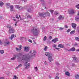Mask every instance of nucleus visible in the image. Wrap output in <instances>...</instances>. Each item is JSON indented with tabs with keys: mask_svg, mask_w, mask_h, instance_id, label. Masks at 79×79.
<instances>
[{
	"mask_svg": "<svg viewBox=\"0 0 79 79\" xmlns=\"http://www.w3.org/2000/svg\"><path fill=\"white\" fill-rule=\"evenodd\" d=\"M16 21V22L15 23V26H16V24L18 23V22L19 21V20Z\"/></svg>",
	"mask_w": 79,
	"mask_h": 79,
	"instance_id": "46",
	"label": "nucleus"
},
{
	"mask_svg": "<svg viewBox=\"0 0 79 79\" xmlns=\"http://www.w3.org/2000/svg\"><path fill=\"white\" fill-rule=\"evenodd\" d=\"M72 66L74 67V65H75V64H72Z\"/></svg>",
	"mask_w": 79,
	"mask_h": 79,
	"instance_id": "57",
	"label": "nucleus"
},
{
	"mask_svg": "<svg viewBox=\"0 0 79 79\" xmlns=\"http://www.w3.org/2000/svg\"><path fill=\"white\" fill-rule=\"evenodd\" d=\"M71 31V29H69L66 32L68 33V32H69Z\"/></svg>",
	"mask_w": 79,
	"mask_h": 79,
	"instance_id": "40",
	"label": "nucleus"
},
{
	"mask_svg": "<svg viewBox=\"0 0 79 79\" xmlns=\"http://www.w3.org/2000/svg\"><path fill=\"white\" fill-rule=\"evenodd\" d=\"M15 49L17 52H20L21 49L19 48H16Z\"/></svg>",
	"mask_w": 79,
	"mask_h": 79,
	"instance_id": "29",
	"label": "nucleus"
},
{
	"mask_svg": "<svg viewBox=\"0 0 79 79\" xmlns=\"http://www.w3.org/2000/svg\"><path fill=\"white\" fill-rule=\"evenodd\" d=\"M48 60L50 62H51L53 61V59H52V56H50L48 57Z\"/></svg>",
	"mask_w": 79,
	"mask_h": 79,
	"instance_id": "13",
	"label": "nucleus"
},
{
	"mask_svg": "<svg viewBox=\"0 0 79 79\" xmlns=\"http://www.w3.org/2000/svg\"><path fill=\"white\" fill-rule=\"evenodd\" d=\"M28 42H31V43H32V41L31 40H28Z\"/></svg>",
	"mask_w": 79,
	"mask_h": 79,
	"instance_id": "48",
	"label": "nucleus"
},
{
	"mask_svg": "<svg viewBox=\"0 0 79 79\" xmlns=\"http://www.w3.org/2000/svg\"><path fill=\"white\" fill-rule=\"evenodd\" d=\"M75 20L76 21H78L79 20V17H76L75 18Z\"/></svg>",
	"mask_w": 79,
	"mask_h": 79,
	"instance_id": "26",
	"label": "nucleus"
},
{
	"mask_svg": "<svg viewBox=\"0 0 79 79\" xmlns=\"http://www.w3.org/2000/svg\"><path fill=\"white\" fill-rule=\"evenodd\" d=\"M53 47H55V48H56V45L55 44H54L53 45Z\"/></svg>",
	"mask_w": 79,
	"mask_h": 79,
	"instance_id": "51",
	"label": "nucleus"
},
{
	"mask_svg": "<svg viewBox=\"0 0 79 79\" xmlns=\"http://www.w3.org/2000/svg\"><path fill=\"white\" fill-rule=\"evenodd\" d=\"M31 32L34 35H37L39 34L37 30L35 28H33L31 29Z\"/></svg>",
	"mask_w": 79,
	"mask_h": 79,
	"instance_id": "2",
	"label": "nucleus"
},
{
	"mask_svg": "<svg viewBox=\"0 0 79 79\" xmlns=\"http://www.w3.org/2000/svg\"><path fill=\"white\" fill-rule=\"evenodd\" d=\"M65 74L68 76H70V73L68 72H65Z\"/></svg>",
	"mask_w": 79,
	"mask_h": 79,
	"instance_id": "23",
	"label": "nucleus"
},
{
	"mask_svg": "<svg viewBox=\"0 0 79 79\" xmlns=\"http://www.w3.org/2000/svg\"><path fill=\"white\" fill-rule=\"evenodd\" d=\"M73 61L75 62V63H77L79 61V59L77 58V57L76 56H74L73 57Z\"/></svg>",
	"mask_w": 79,
	"mask_h": 79,
	"instance_id": "3",
	"label": "nucleus"
},
{
	"mask_svg": "<svg viewBox=\"0 0 79 79\" xmlns=\"http://www.w3.org/2000/svg\"><path fill=\"white\" fill-rule=\"evenodd\" d=\"M76 51H77V52H79V49H77V50H76Z\"/></svg>",
	"mask_w": 79,
	"mask_h": 79,
	"instance_id": "64",
	"label": "nucleus"
},
{
	"mask_svg": "<svg viewBox=\"0 0 79 79\" xmlns=\"http://www.w3.org/2000/svg\"><path fill=\"white\" fill-rule=\"evenodd\" d=\"M4 53V51L3 50H0V53L1 54H3Z\"/></svg>",
	"mask_w": 79,
	"mask_h": 79,
	"instance_id": "35",
	"label": "nucleus"
},
{
	"mask_svg": "<svg viewBox=\"0 0 79 79\" xmlns=\"http://www.w3.org/2000/svg\"><path fill=\"white\" fill-rule=\"evenodd\" d=\"M64 27L66 28H68V26L66 25H65L64 26Z\"/></svg>",
	"mask_w": 79,
	"mask_h": 79,
	"instance_id": "56",
	"label": "nucleus"
},
{
	"mask_svg": "<svg viewBox=\"0 0 79 79\" xmlns=\"http://www.w3.org/2000/svg\"><path fill=\"white\" fill-rule=\"evenodd\" d=\"M74 32H75V31H73L70 32V34H74Z\"/></svg>",
	"mask_w": 79,
	"mask_h": 79,
	"instance_id": "31",
	"label": "nucleus"
},
{
	"mask_svg": "<svg viewBox=\"0 0 79 79\" xmlns=\"http://www.w3.org/2000/svg\"><path fill=\"white\" fill-rule=\"evenodd\" d=\"M75 77H76V79H79V74H77V75Z\"/></svg>",
	"mask_w": 79,
	"mask_h": 79,
	"instance_id": "37",
	"label": "nucleus"
},
{
	"mask_svg": "<svg viewBox=\"0 0 79 79\" xmlns=\"http://www.w3.org/2000/svg\"><path fill=\"white\" fill-rule=\"evenodd\" d=\"M26 15L27 17H28V18H32V16H31L29 14H26Z\"/></svg>",
	"mask_w": 79,
	"mask_h": 79,
	"instance_id": "27",
	"label": "nucleus"
},
{
	"mask_svg": "<svg viewBox=\"0 0 79 79\" xmlns=\"http://www.w3.org/2000/svg\"><path fill=\"white\" fill-rule=\"evenodd\" d=\"M75 39L76 40H77V41H79V38L77 37H75Z\"/></svg>",
	"mask_w": 79,
	"mask_h": 79,
	"instance_id": "34",
	"label": "nucleus"
},
{
	"mask_svg": "<svg viewBox=\"0 0 79 79\" xmlns=\"http://www.w3.org/2000/svg\"><path fill=\"white\" fill-rule=\"evenodd\" d=\"M39 16H40V17H43V18H45V14L44 13H40L39 14Z\"/></svg>",
	"mask_w": 79,
	"mask_h": 79,
	"instance_id": "11",
	"label": "nucleus"
},
{
	"mask_svg": "<svg viewBox=\"0 0 79 79\" xmlns=\"http://www.w3.org/2000/svg\"><path fill=\"white\" fill-rule=\"evenodd\" d=\"M10 42L9 41L6 42L5 43V44H4L5 46H6V45H10Z\"/></svg>",
	"mask_w": 79,
	"mask_h": 79,
	"instance_id": "18",
	"label": "nucleus"
},
{
	"mask_svg": "<svg viewBox=\"0 0 79 79\" xmlns=\"http://www.w3.org/2000/svg\"><path fill=\"white\" fill-rule=\"evenodd\" d=\"M46 39H47V36H44L43 39V41H45L46 40Z\"/></svg>",
	"mask_w": 79,
	"mask_h": 79,
	"instance_id": "36",
	"label": "nucleus"
},
{
	"mask_svg": "<svg viewBox=\"0 0 79 79\" xmlns=\"http://www.w3.org/2000/svg\"><path fill=\"white\" fill-rule=\"evenodd\" d=\"M21 55H22V54H21V53L19 52L16 55H15V56L16 57H20V56H21Z\"/></svg>",
	"mask_w": 79,
	"mask_h": 79,
	"instance_id": "15",
	"label": "nucleus"
},
{
	"mask_svg": "<svg viewBox=\"0 0 79 79\" xmlns=\"http://www.w3.org/2000/svg\"><path fill=\"white\" fill-rule=\"evenodd\" d=\"M7 28H9V29H11V27L10 25H7Z\"/></svg>",
	"mask_w": 79,
	"mask_h": 79,
	"instance_id": "32",
	"label": "nucleus"
},
{
	"mask_svg": "<svg viewBox=\"0 0 79 79\" xmlns=\"http://www.w3.org/2000/svg\"><path fill=\"white\" fill-rule=\"evenodd\" d=\"M57 41H58V39L55 38L53 40H52V41L54 43H56Z\"/></svg>",
	"mask_w": 79,
	"mask_h": 79,
	"instance_id": "12",
	"label": "nucleus"
},
{
	"mask_svg": "<svg viewBox=\"0 0 79 79\" xmlns=\"http://www.w3.org/2000/svg\"><path fill=\"white\" fill-rule=\"evenodd\" d=\"M76 7L78 9H79V4L77 5L76 6Z\"/></svg>",
	"mask_w": 79,
	"mask_h": 79,
	"instance_id": "42",
	"label": "nucleus"
},
{
	"mask_svg": "<svg viewBox=\"0 0 79 79\" xmlns=\"http://www.w3.org/2000/svg\"><path fill=\"white\" fill-rule=\"evenodd\" d=\"M58 18L59 19H60L61 20H62V19H64V18L61 15H60Z\"/></svg>",
	"mask_w": 79,
	"mask_h": 79,
	"instance_id": "20",
	"label": "nucleus"
},
{
	"mask_svg": "<svg viewBox=\"0 0 79 79\" xmlns=\"http://www.w3.org/2000/svg\"><path fill=\"white\" fill-rule=\"evenodd\" d=\"M22 66V64H20L18 66H17L16 67V69H18L19 68H20V67H21Z\"/></svg>",
	"mask_w": 79,
	"mask_h": 79,
	"instance_id": "28",
	"label": "nucleus"
},
{
	"mask_svg": "<svg viewBox=\"0 0 79 79\" xmlns=\"http://www.w3.org/2000/svg\"><path fill=\"white\" fill-rule=\"evenodd\" d=\"M0 79H5V78L3 77H0Z\"/></svg>",
	"mask_w": 79,
	"mask_h": 79,
	"instance_id": "58",
	"label": "nucleus"
},
{
	"mask_svg": "<svg viewBox=\"0 0 79 79\" xmlns=\"http://www.w3.org/2000/svg\"><path fill=\"white\" fill-rule=\"evenodd\" d=\"M44 13V16H50V13L48 12L47 11Z\"/></svg>",
	"mask_w": 79,
	"mask_h": 79,
	"instance_id": "9",
	"label": "nucleus"
},
{
	"mask_svg": "<svg viewBox=\"0 0 79 79\" xmlns=\"http://www.w3.org/2000/svg\"><path fill=\"white\" fill-rule=\"evenodd\" d=\"M27 10L28 12H31V11H32V10H31V9L29 8V7H27Z\"/></svg>",
	"mask_w": 79,
	"mask_h": 79,
	"instance_id": "22",
	"label": "nucleus"
},
{
	"mask_svg": "<svg viewBox=\"0 0 79 79\" xmlns=\"http://www.w3.org/2000/svg\"><path fill=\"white\" fill-rule=\"evenodd\" d=\"M23 39H24V37H22V38H21V39L23 40Z\"/></svg>",
	"mask_w": 79,
	"mask_h": 79,
	"instance_id": "63",
	"label": "nucleus"
},
{
	"mask_svg": "<svg viewBox=\"0 0 79 79\" xmlns=\"http://www.w3.org/2000/svg\"><path fill=\"white\" fill-rule=\"evenodd\" d=\"M64 29V28H63V27H59V30L60 31H62V30H63V29Z\"/></svg>",
	"mask_w": 79,
	"mask_h": 79,
	"instance_id": "41",
	"label": "nucleus"
},
{
	"mask_svg": "<svg viewBox=\"0 0 79 79\" xmlns=\"http://www.w3.org/2000/svg\"><path fill=\"white\" fill-rule=\"evenodd\" d=\"M2 41H1V40H0V45H2Z\"/></svg>",
	"mask_w": 79,
	"mask_h": 79,
	"instance_id": "61",
	"label": "nucleus"
},
{
	"mask_svg": "<svg viewBox=\"0 0 79 79\" xmlns=\"http://www.w3.org/2000/svg\"><path fill=\"white\" fill-rule=\"evenodd\" d=\"M25 20H27V21H25V22H29V19H28V18H27L26 19L25 18Z\"/></svg>",
	"mask_w": 79,
	"mask_h": 79,
	"instance_id": "44",
	"label": "nucleus"
},
{
	"mask_svg": "<svg viewBox=\"0 0 79 79\" xmlns=\"http://www.w3.org/2000/svg\"><path fill=\"white\" fill-rule=\"evenodd\" d=\"M75 50H76L75 48L73 47L72 48L70 49L68 51L69 52H71V51H72V52H74V51H75Z\"/></svg>",
	"mask_w": 79,
	"mask_h": 79,
	"instance_id": "16",
	"label": "nucleus"
},
{
	"mask_svg": "<svg viewBox=\"0 0 79 79\" xmlns=\"http://www.w3.org/2000/svg\"><path fill=\"white\" fill-rule=\"evenodd\" d=\"M45 54L46 56H48V57H49V56H50V54L49 52H46L45 53Z\"/></svg>",
	"mask_w": 79,
	"mask_h": 79,
	"instance_id": "17",
	"label": "nucleus"
},
{
	"mask_svg": "<svg viewBox=\"0 0 79 79\" xmlns=\"http://www.w3.org/2000/svg\"><path fill=\"white\" fill-rule=\"evenodd\" d=\"M15 8H18L19 10H23V9H24V8L21 6H16Z\"/></svg>",
	"mask_w": 79,
	"mask_h": 79,
	"instance_id": "8",
	"label": "nucleus"
},
{
	"mask_svg": "<svg viewBox=\"0 0 79 79\" xmlns=\"http://www.w3.org/2000/svg\"><path fill=\"white\" fill-rule=\"evenodd\" d=\"M36 53V52L35 51H31L30 52V54L29 55V56L27 57V55H24L23 56L22 58H21V61L23 60H24L27 61V63L29 62V60L30 59V57H33L35 55Z\"/></svg>",
	"mask_w": 79,
	"mask_h": 79,
	"instance_id": "1",
	"label": "nucleus"
},
{
	"mask_svg": "<svg viewBox=\"0 0 79 79\" xmlns=\"http://www.w3.org/2000/svg\"><path fill=\"white\" fill-rule=\"evenodd\" d=\"M75 13H76V10L74 9H72L69 12V13L70 15L74 14Z\"/></svg>",
	"mask_w": 79,
	"mask_h": 79,
	"instance_id": "5",
	"label": "nucleus"
},
{
	"mask_svg": "<svg viewBox=\"0 0 79 79\" xmlns=\"http://www.w3.org/2000/svg\"><path fill=\"white\" fill-rule=\"evenodd\" d=\"M4 5V3L1 1H0V6L2 7V6Z\"/></svg>",
	"mask_w": 79,
	"mask_h": 79,
	"instance_id": "21",
	"label": "nucleus"
},
{
	"mask_svg": "<svg viewBox=\"0 0 79 79\" xmlns=\"http://www.w3.org/2000/svg\"><path fill=\"white\" fill-rule=\"evenodd\" d=\"M74 46H75V47H77V44H74Z\"/></svg>",
	"mask_w": 79,
	"mask_h": 79,
	"instance_id": "59",
	"label": "nucleus"
},
{
	"mask_svg": "<svg viewBox=\"0 0 79 79\" xmlns=\"http://www.w3.org/2000/svg\"><path fill=\"white\" fill-rule=\"evenodd\" d=\"M49 39H50V40H52V36H49Z\"/></svg>",
	"mask_w": 79,
	"mask_h": 79,
	"instance_id": "49",
	"label": "nucleus"
},
{
	"mask_svg": "<svg viewBox=\"0 0 79 79\" xmlns=\"http://www.w3.org/2000/svg\"><path fill=\"white\" fill-rule=\"evenodd\" d=\"M14 56H15V57H12V58H11V60H15V59H16V57L15 56V55H14Z\"/></svg>",
	"mask_w": 79,
	"mask_h": 79,
	"instance_id": "33",
	"label": "nucleus"
},
{
	"mask_svg": "<svg viewBox=\"0 0 79 79\" xmlns=\"http://www.w3.org/2000/svg\"><path fill=\"white\" fill-rule=\"evenodd\" d=\"M16 18H17V19H19V17H18V15H17L16 16Z\"/></svg>",
	"mask_w": 79,
	"mask_h": 79,
	"instance_id": "60",
	"label": "nucleus"
},
{
	"mask_svg": "<svg viewBox=\"0 0 79 79\" xmlns=\"http://www.w3.org/2000/svg\"><path fill=\"white\" fill-rule=\"evenodd\" d=\"M56 65H59V64H59V63H58V62H56Z\"/></svg>",
	"mask_w": 79,
	"mask_h": 79,
	"instance_id": "55",
	"label": "nucleus"
},
{
	"mask_svg": "<svg viewBox=\"0 0 79 79\" xmlns=\"http://www.w3.org/2000/svg\"><path fill=\"white\" fill-rule=\"evenodd\" d=\"M27 62H26L24 64L25 66H26L25 67V69H28L30 67V64H27Z\"/></svg>",
	"mask_w": 79,
	"mask_h": 79,
	"instance_id": "6",
	"label": "nucleus"
},
{
	"mask_svg": "<svg viewBox=\"0 0 79 79\" xmlns=\"http://www.w3.org/2000/svg\"><path fill=\"white\" fill-rule=\"evenodd\" d=\"M27 79H31V77H28Z\"/></svg>",
	"mask_w": 79,
	"mask_h": 79,
	"instance_id": "62",
	"label": "nucleus"
},
{
	"mask_svg": "<svg viewBox=\"0 0 79 79\" xmlns=\"http://www.w3.org/2000/svg\"><path fill=\"white\" fill-rule=\"evenodd\" d=\"M35 71H36L38 70V69L37 68V67H35Z\"/></svg>",
	"mask_w": 79,
	"mask_h": 79,
	"instance_id": "43",
	"label": "nucleus"
},
{
	"mask_svg": "<svg viewBox=\"0 0 79 79\" xmlns=\"http://www.w3.org/2000/svg\"><path fill=\"white\" fill-rule=\"evenodd\" d=\"M6 6L7 8H10V6L9 3H6Z\"/></svg>",
	"mask_w": 79,
	"mask_h": 79,
	"instance_id": "30",
	"label": "nucleus"
},
{
	"mask_svg": "<svg viewBox=\"0 0 79 79\" xmlns=\"http://www.w3.org/2000/svg\"><path fill=\"white\" fill-rule=\"evenodd\" d=\"M16 35H15L14 34H12L11 35V37L10 38V39L12 40L14 37H16Z\"/></svg>",
	"mask_w": 79,
	"mask_h": 79,
	"instance_id": "14",
	"label": "nucleus"
},
{
	"mask_svg": "<svg viewBox=\"0 0 79 79\" xmlns=\"http://www.w3.org/2000/svg\"><path fill=\"white\" fill-rule=\"evenodd\" d=\"M13 79H18V77H16V75H15L14 76V78H13Z\"/></svg>",
	"mask_w": 79,
	"mask_h": 79,
	"instance_id": "39",
	"label": "nucleus"
},
{
	"mask_svg": "<svg viewBox=\"0 0 79 79\" xmlns=\"http://www.w3.org/2000/svg\"><path fill=\"white\" fill-rule=\"evenodd\" d=\"M21 0V1H24V2H27V0Z\"/></svg>",
	"mask_w": 79,
	"mask_h": 79,
	"instance_id": "54",
	"label": "nucleus"
},
{
	"mask_svg": "<svg viewBox=\"0 0 79 79\" xmlns=\"http://www.w3.org/2000/svg\"><path fill=\"white\" fill-rule=\"evenodd\" d=\"M49 11L51 12V14L53 13V10H49Z\"/></svg>",
	"mask_w": 79,
	"mask_h": 79,
	"instance_id": "38",
	"label": "nucleus"
},
{
	"mask_svg": "<svg viewBox=\"0 0 79 79\" xmlns=\"http://www.w3.org/2000/svg\"><path fill=\"white\" fill-rule=\"evenodd\" d=\"M24 48V51L26 52H28L29 51V48L28 47H23Z\"/></svg>",
	"mask_w": 79,
	"mask_h": 79,
	"instance_id": "4",
	"label": "nucleus"
},
{
	"mask_svg": "<svg viewBox=\"0 0 79 79\" xmlns=\"http://www.w3.org/2000/svg\"><path fill=\"white\" fill-rule=\"evenodd\" d=\"M55 79H59V77L58 76H56L55 77Z\"/></svg>",
	"mask_w": 79,
	"mask_h": 79,
	"instance_id": "53",
	"label": "nucleus"
},
{
	"mask_svg": "<svg viewBox=\"0 0 79 79\" xmlns=\"http://www.w3.org/2000/svg\"><path fill=\"white\" fill-rule=\"evenodd\" d=\"M58 13L57 12H55L54 13L55 15H58Z\"/></svg>",
	"mask_w": 79,
	"mask_h": 79,
	"instance_id": "50",
	"label": "nucleus"
},
{
	"mask_svg": "<svg viewBox=\"0 0 79 79\" xmlns=\"http://www.w3.org/2000/svg\"><path fill=\"white\" fill-rule=\"evenodd\" d=\"M44 64H45V65H46V66H47V65L48 64H47V62L46 61H45L44 62Z\"/></svg>",
	"mask_w": 79,
	"mask_h": 79,
	"instance_id": "47",
	"label": "nucleus"
},
{
	"mask_svg": "<svg viewBox=\"0 0 79 79\" xmlns=\"http://www.w3.org/2000/svg\"><path fill=\"white\" fill-rule=\"evenodd\" d=\"M48 49V47L47 46H45L44 48V51H47Z\"/></svg>",
	"mask_w": 79,
	"mask_h": 79,
	"instance_id": "25",
	"label": "nucleus"
},
{
	"mask_svg": "<svg viewBox=\"0 0 79 79\" xmlns=\"http://www.w3.org/2000/svg\"><path fill=\"white\" fill-rule=\"evenodd\" d=\"M10 11H13V6H10Z\"/></svg>",
	"mask_w": 79,
	"mask_h": 79,
	"instance_id": "24",
	"label": "nucleus"
},
{
	"mask_svg": "<svg viewBox=\"0 0 79 79\" xmlns=\"http://www.w3.org/2000/svg\"><path fill=\"white\" fill-rule=\"evenodd\" d=\"M19 49L20 50H21L22 49V45H20L19 46Z\"/></svg>",
	"mask_w": 79,
	"mask_h": 79,
	"instance_id": "45",
	"label": "nucleus"
},
{
	"mask_svg": "<svg viewBox=\"0 0 79 79\" xmlns=\"http://www.w3.org/2000/svg\"><path fill=\"white\" fill-rule=\"evenodd\" d=\"M9 32L10 34H12V33H14L15 32V30L11 28L10 29H9Z\"/></svg>",
	"mask_w": 79,
	"mask_h": 79,
	"instance_id": "7",
	"label": "nucleus"
},
{
	"mask_svg": "<svg viewBox=\"0 0 79 79\" xmlns=\"http://www.w3.org/2000/svg\"><path fill=\"white\" fill-rule=\"evenodd\" d=\"M58 47L60 48H63L64 47V45L60 44L58 45Z\"/></svg>",
	"mask_w": 79,
	"mask_h": 79,
	"instance_id": "19",
	"label": "nucleus"
},
{
	"mask_svg": "<svg viewBox=\"0 0 79 79\" xmlns=\"http://www.w3.org/2000/svg\"><path fill=\"white\" fill-rule=\"evenodd\" d=\"M55 48V49H56L57 50H58V51H60V48Z\"/></svg>",
	"mask_w": 79,
	"mask_h": 79,
	"instance_id": "52",
	"label": "nucleus"
},
{
	"mask_svg": "<svg viewBox=\"0 0 79 79\" xmlns=\"http://www.w3.org/2000/svg\"><path fill=\"white\" fill-rule=\"evenodd\" d=\"M77 25L74 23H72V26L73 29H76Z\"/></svg>",
	"mask_w": 79,
	"mask_h": 79,
	"instance_id": "10",
	"label": "nucleus"
}]
</instances>
